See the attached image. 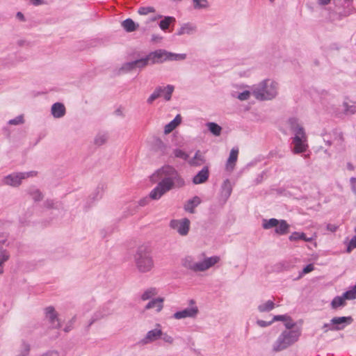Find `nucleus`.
I'll list each match as a JSON object with an SVG mask.
<instances>
[{"label": "nucleus", "mask_w": 356, "mask_h": 356, "mask_svg": "<svg viewBox=\"0 0 356 356\" xmlns=\"http://www.w3.org/2000/svg\"><path fill=\"white\" fill-rule=\"evenodd\" d=\"M161 179L149 194L152 200H159L168 191L174 188H181L186 184L184 178L172 165H165L158 169L152 176L153 182Z\"/></svg>", "instance_id": "1"}, {"label": "nucleus", "mask_w": 356, "mask_h": 356, "mask_svg": "<svg viewBox=\"0 0 356 356\" xmlns=\"http://www.w3.org/2000/svg\"><path fill=\"white\" fill-rule=\"evenodd\" d=\"M220 260L218 256L208 257L204 253H202L197 261L193 255H186L181 259V265L194 273L204 272L214 266Z\"/></svg>", "instance_id": "2"}, {"label": "nucleus", "mask_w": 356, "mask_h": 356, "mask_svg": "<svg viewBox=\"0 0 356 356\" xmlns=\"http://www.w3.org/2000/svg\"><path fill=\"white\" fill-rule=\"evenodd\" d=\"M134 260L137 270L140 273H148L155 266L152 250L147 245H139L134 254Z\"/></svg>", "instance_id": "3"}, {"label": "nucleus", "mask_w": 356, "mask_h": 356, "mask_svg": "<svg viewBox=\"0 0 356 356\" xmlns=\"http://www.w3.org/2000/svg\"><path fill=\"white\" fill-rule=\"evenodd\" d=\"M288 123L290 129L294 134L292 139V143L294 145L293 149V153L300 154L305 152L308 147V145L307 137L303 127L300 125L295 118L290 119Z\"/></svg>", "instance_id": "4"}, {"label": "nucleus", "mask_w": 356, "mask_h": 356, "mask_svg": "<svg viewBox=\"0 0 356 356\" xmlns=\"http://www.w3.org/2000/svg\"><path fill=\"white\" fill-rule=\"evenodd\" d=\"M252 92L257 100H271L277 95L278 84L271 79H265L253 86Z\"/></svg>", "instance_id": "5"}, {"label": "nucleus", "mask_w": 356, "mask_h": 356, "mask_svg": "<svg viewBox=\"0 0 356 356\" xmlns=\"http://www.w3.org/2000/svg\"><path fill=\"white\" fill-rule=\"evenodd\" d=\"M300 334L301 330L300 328L283 331L273 343V350L280 352L287 348L298 341Z\"/></svg>", "instance_id": "6"}, {"label": "nucleus", "mask_w": 356, "mask_h": 356, "mask_svg": "<svg viewBox=\"0 0 356 356\" xmlns=\"http://www.w3.org/2000/svg\"><path fill=\"white\" fill-rule=\"evenodd\" d=\"M38 174V171L36 170L13 172L5 176L2 179V183L4 185L11 187H19L22 184L23 180L31 177H35Z\"/></svg>", "instance_id": "7"}, {"label": "nucleus", "mask_w": 356, "mask_h": 356, "mask_svg": "<svg viewBox=\"0 0 356 356\" xmlns=\"http://www.w3.org/2000/svg\"><path fill=\"white\" fill-rule=\"evenodd\" d=\"M262 227L265 229L275 228V232L279 235H284L289 232V225L284 220H277L270 218L269 220L264 219Z\"/></svg>", "instance_id": "8"}, {"label": "nucleus", "mask_w": 356, "mask_h": 356, "mask_svg": "<svg viewBox=\"0 0 356 356\" xmlns=\"http://www.w3.org/2000/svg\"><path fill=\"white\" fill-rule=\"evenodd\" d=\"M169 226L177 231L179 235L186 236L190 229V220L186 218L181 220H171Z\"/></svg>", "instance_id": "9"}, {"label": "nucleus", "mask_w": 356, "mask_h": 356, "mask_svg": "<svg viewBox=\"0 0 356 356\" xmlns=\"http://www.w3.org/2000/svg\"><path fill=\"white\" fill-rule=\"evenodd\" d=\"M190 302L191 305L190 307L175 312L173 314V318L177 320L186 318H195L199 313L198 307L195 305L194 300H191Z\"/></svg>", "instance_id": "10"}, {"label": "nucleus", "mask_w": 356, "mask_h": 356, "mask_svg": "<svg viewBox=\"0 0 356 356\" xmlns=\"http://www.w3.org/2000/svg\"><path fill=\"white\" fill-rule=\"evenodd\" d=\"M161 325L159 323L156 324L155 327L149 330L145 336L141 339L140 343L142 345H147L152 343L159 339H161Z\"/></svg>", "instance_id": "11"}, {"label": "nucleus", "mask_w": 356, "mask_h": 356, "mask_svg": "<svg viewBox=\"0 0 356 356\" xmlns=\"http://www.w3.org/2000/svg\"><path fill=\"white\" fill-rule=\"evenodd\" d=\"M44 313L46 319L49 321L52 327L59 328L60 327V323L58 317V314L53 307L49 306L45 308Z\"/></svg>", "instance_id": "12"}, {"label": "nucleus", "mask_w": 356, "mask_h": 356, "mask_svg": "<svg viewBox=\"0 0 356 356\" xmlns=\"http://www.w3.org/2000/svg\"><path fill=\"white\" fill-rule=\"evenodd\" d=\"M147 59L150 64L165 62L168 60V51L163 49H159L151 52L147 55Z\"/></svg>", "instance_id": "13"}, {"label": "nucleus", "mask_w": 356, "mask_h": 356, "mask_svg": "<svg viewBox=\"0 0 356 356\" xmlns=\"http://www.w3.org/2000/svg\"><path fill=\"white\" fill-rule=\"evenodd\" d=\"M353 319L350 316L345 317H334L331 319V324L332 325L330 329L331 330H339L345 327L346 325L350 324Z\"/></svg>", "instance_id": "14"}, {"label": "nucleus", "mask_w": 356, "mask_h": 356, "mask_svg": "<svg viewBox=\"0 0 356 356\" xmlns=\"http://www.w3.org/2000/svg\"><path fill=\"white\" fill-rule=\"evenodd\" d=\"M238 148H232L230 151L229 156L227 159V161L226 162L225 165V170L231 172L234 170L236 163L238 159Z\"/></svg>", "instance_id": "15"}, {"label": "nucleus", "mask_w": 356, "mask_h": 356, "mask_svg": "<svg viewBox=\"0 0 356 356\" xmlns=\"http://www.w3.org/2000/svg\"><path fill=\"white\" fill-rule=\"evenodd\" d=\"M66 109L63 104L54 103L51 108V113L55 118H60L65 115Z\"/></svg>", "instance_id": "16"}, {"label": "nucleus", "mask_w": 356, "mask_h": 356, "mask_svg": "<svg viewBox=\"0 0 356 356\" xmlns=\"http://www.w3.org/2000/svg\"><path fill=\"white\" fill-rule=\"evenodd\" d=\"M197 31V26L191 23L183 24L177 31V35H193Z\"/></svg>", "instance_id": "17"}, {"label": "nucleus", "mask_w": 356, "mask_h": 356, "mask_svg": "<svg viewBox=\"0 0 356 356\" xmlns=\"http://www.w3.org/2000/svg\"><path fill=\"white\" fill-rule=\"evenodd\" d=\"M209 172L208 167H204L193 178L194 184L204 183L209 178Z\"/></svg>", "instance_id": "18"}, {"label": "nucleus", "mask_w": 356, "mask_h": 356, "mask_svg": "<svg viewBox=\"0 0 356 356\" xmlns=\"http://www.w3.org/2000/svg\"><path fill=\"white\" fill-rule=\"evenodd\" d=\"M232 191V184L229 179H225L221 186L220 196L224 202L227 201Z\"/></svg>", "instance_id": "19"}, {"label": "nucleus", "mask_w": 356, "mask_h": 356, "mask_svg": "<svg viewBox=\"0 0 356 356\" xmlns=\"http://www.w3.org/2000/svg\"><path fill=\"white\" fill-rule=\"evenodd\" d=\"M163 298H157L152 299L145 307V309L156 308V312H160L163 308Z\"/></svg>", "instance_id": "20"}, {"label": "nucleus", "mask_w": 356, "mask_h": 356, "mask_svg": "<svg viewBox=\"0 0 356 356\" xmlns=\"http://www.w3.org/2000/svg\"><path fill=\"white\" fill-rule=\"evenodd\" d=\"M181 122V117L180 115H177L176 117L167 124L164 127V134H169L171 133L175 129H176Z\"/></svg>", "instance_id": "21"}, {"label": "nucleus", "mask_w": 356, "mask_h": 356, "mask_svg": "<svg viewBox=\"0 0 356 356\" xmlns=\"http://www.w3.org/2000/svg\"><path fill=\"white\" fill-rule=\"evenodd\" d=\"M201 203V200L199 197L195 196L192 199L187 201L184 205V209L189 213H194L195 208Z\"/></svg>", "instance_id": "22"}, {"label": "nucleus", "mask_w": 356, "mask_h": 356, "mask_svg": "<svg viewBox=\"0 0 356 356\" xmlns=\"http://www.w3.org/2000/svg\"><path fill=\"white\" fill-rule=\"evenodd\" d=\"M157 88L161 90V97H163L165 101H170L171 99L172 94L175 90V87L172 85H167L166 86H159Z\"/></svg>", "instance_id": "23"}, {"label": "nucleus", "mask_w": 356, "mask_h": 356, "mask_svg": "<svg viewBox=\"0 0 356 356\" xmlns=\"http://www.w3.org/2000/svg\"><path fill=\"white\" fill-rule=\"evenodd\" d=\"M10 253L6 249L0 248V275L4 272V264L10 259Z\"/></svg>", "instance_id": "24"}, {"label": "nucleus", "mask_w": 356, "mask_h": 356, "mask_svg": "<svg viewBox=\"0 0 356 356\" xmlns=\"http://www.w3.org/2000/svg\"><path fill=\"white\" fill-rule=\"evenodd\" d=\"M134 72V66L131 61L126 62L117 69L118 75H123Z\"/></svg>", "instance_id": "25"}, {"label": "nucleus", "mask_w": 356, "mask_h": 356, "mask_svg": "<svg viewBox=\"0 0 356 356\" xmlns=\"http://www.w3.org/2000/svg\"><path fill=\"white\" fill-rule=\"evenodd\" d=\"M131 62L134 66V71L137 70H141L150 64L149 60L147 59V56H146L144 58L136 59L135 60H131Z\"/></svg>", "instance_id": "26"}, {"label": "nucleus", "mask_w": 356, "mask_h": 356, "mask_svg": "<svg viewBox=\"0 0 356 356\" xmlns=\"http://www.w3.org/2000/svg\"><path fill=\"white\" fill-rule=\"evenodd\" d=\"M159 293L158 289L156 287H149L144 291L140 296V299L143 301L153 299Z\"/></svg>", "instance_id": "27"}, {"label": "nucleus", "mask_w": 356, "mask_h": 356, "mask_svg": "<svg viewBox=\"0 0 356 356\" xmlns=\"http://www.w3.org/2000/svg\"><path fill=\"white\" fill-rule=\"evenodd\" d=\"M122 26L127 32H132L136 31L139 25L135 23L131 19L128 18L122 22Z\"/></svg>", "instance_id": "28"}, {"label": "nucleus", "mask_w": 356, "mask_h": 356, "mask_svg": "<svg viewBox=\"0 0 356 356\" xmlns=\"http://www.w3.org/2000/svg\"><path fill=\"white\" fill-rule=\"evenodd\" d=\"M204 157L200 151H197L195 156L188 161V163L193 166H200L204 163Z\"/></svg>", "instance_id": "29"}, {"label": "nucleus", "mask_w": 356, "mask_h": 356, "mask_svg": "<svg viewBox=\"0 0 356 356\" xmlns=\"http://www.w3.org/2000/svg\"><path fill=\"white\" fill-rule=\"evenodd\" d=\"M28 193L35 202H40L43 200L44 195L38 188H30Z\"/></svg>", "instance_id": "30"}, {"label": "nucleus", "mask_w": 356, "mask_h": 356, "mask_svg": "<svg viewBox=\"0 0 356 356\" xmlns=\"http://www.w3.org/2000/svg\"><path fill=\"white\" fill-rule=\"evenodd\" d=\"M207 127L215 136H219L222 132V127L216 122H207Z\"/></svg>", "instance_id": "31"}, {"label": "nucleus", "mask_w": 356, "mask_h": 356, "mask_svg": "<svg viewBox=\"0 0 356 356\" xmlns=\"http://www.w3.org/2000/svg\"><path fill=\"white\" fill-rule=\"evenodd\" d=\"M275 307V303L272 300H268L258 306V310L260 312H267L273 310Z\"/></svg>", "instance_id": "32"}, {"label": "nucleus", "mask_w": 356, "mask_h": 356, "mask_svg": "<svg viewBox=\"0 0 356 356\" xmlns=\"http://www.w3.org/2000/svg\"><path fill=\"white\" fill-rule=\"evenodd\" d=\"M175 22V17L170 16L165 17L164 19L159 22V27L161 30L165 31L168 29L170 24Z\"/></svg>", "instance_id": "33"}, {"label": "nucleus", "mask_w": 356, "mask_h": 356, "mask_svg": "<svg viewBox=\"0 0 356 356\" xmlns=\"http://www.w3.org/2000/svg\"><path fill=\"white\" fill-rule=\"evenodd\" d=\"M24 122H25L24 115L21 114V115H19L18 116L15 117L13 119L9 120L8 121L7 124L9 126H19V125L24 124Z\"/></svg>", "instance_id": "34"}, {"label": "nucleus", "mask_w": 356, "mask_h": 356, "mask_svg": "<svg viewBox=\"0 0 356 356\" xmlns=\"http://www.w3.org/2000/svg\"><path fill=\"white\" fill-rule=\"evenodd\" d=\"M31 350V345L29 343L25 341H22L19 347V356H28Z\"/></svg>", "instance_id": "35"}, {"label": "nucleus", "mask_w": 356, "mask_h": 356, "mask_svg": "<svg viewBox=\"0 0 356 356\" xmlns=\"http://www.w3.org/2000/svg\"><path fill=\"white\" fill-rule=\"evenodd\" d=\"M346 303V299L343 296H337L335 297L331 302V306L333 309H337L339 307H342L345 305Z\"/></svg>", "instance_id": "36"}, {"label": "nucleus", "mask_w": 356, "mask_h": 356, "mask_svg": "<svg viewBox=\"0 0 356 356\" xmlns=\"http://www.w3.org/2000/svg\"><path fill=\"white\" fill-rule=\"evenodd\" d=\"M299 239H302L305 241H312V238H307L305 236V234L303 232H295L292 233L291 234V236H289L290 241H298Z\"/></svg>", "instance_id": "37"}, {"label": "nucleus", "mask_w": 356, "mask_h": 356, "mask_svg": "<svg viewBox=\"0 0 356 356\" xmlns=\"http://www.w3.org/2000/svg\"><path fill=\"white\" fill-rule=\"evenodd\" d=\"M186 58V54H175L168 51V60H184Z\"/></svg>", "instance_id": "38"}, {"label": "nucleus", "mask_w": 356, "mask_h": 356, "mask_svg": "<svg viewBox=\"0 0 356 356\" xmlns=\"http://www.w3.org/2000/svg\"><path fill=\"white\" fill-rule=\"evenodd\" d=\"M193 2V6L195 9H204L207 8L209 6V3L207 0H192Z\"/></svg>", "instance_id": "39"}, {"label": "nucleus", "mask_w": 356, "mask_h": 356, "mask_svg": "<svg viewBox=\"0 0 356 356\" xmlns=\"http://www.w3.org/2000/svg\"><path fill=\"white\" fill-rule=\"evenodd\" d=\"M108 140V136L106 134H99L95 138V143L97 145H102L106 143Z\"/></svg>", "instance_id": "40"}, {"label": "nucleus", "mask_w": 356, "mask_h": 356, "mask_svg": "<svg viewBox=\"0 0 356 356\" xmlns=\"http://www.w3.org/2000/svg\"><path fill=\"white\" fill-rule=\"evenodd\" d=\"M161 90L159 88H157V87L155 88L154 92L149 95V97L147 99V102L149 104H152V102L156 100L157 98L161 97L160 94Z\"/></svg>", "instance_id": "41"}, {"label": "nucleus", "mask_w": 356, "mask_h": 356, "mask_svg": "<svg viewBox=\"0 0 356 356\" xmlns=\"http://www.w3.org/2000/svg\"><path fill=\"white\" fill-rule=\"evenodd\" d=\"M343 296L346 300H354L356 298V285L350 290L346 291Z\"/></svg>", "instance_id": "42"}, {"label": "nucleus", "mask_w": 356, "mask_h": 356, "mask_svg": "<svg viewBox=\"0 0 356 356\" xmlns=\"http://www.w3.org/2000/svg\"><path fill=\"white\" fill-rule=\"evenodd\" d=\"M173 154L175 157L182 159L184 161H186L188 159V155L180 149H174Z\"/></svg>", "instance_id": "43"}, {"label": "nucleus", "mask_w": 356, "mask_h": 356, "mask_svg": "<svg viewBox=\"0 0 356 356\" xmlns=\"http://www.w3.org/2000/svg\"><path fill=\"white\" fill-rule=\"evenodd\" d=\"M155 9L154 7L148 6V7H140L138 10V13L141 15H146L149 13H154Z\"/></svg>", "instance_id": "44"}, {"label": "nucleus", "mask_w": 356, "mask_h": 356, "mask_svg": "<svg viewBox=\"0 0 356 356\" xmlns=\"http://www.w3.org/2000/svg\"><path fill=\"white\" fill-rule=\"evenodd\" d=\"M284 323L286 328V330H292L293 329L298 328L296 326V323L289 316H288V319L286 320Z\"/></svg>", "instance_id": "45"}, {"label": "nucleus", "mask_w": 356, "mask_h": 356, "mask_svg": "<svg viewBox=\"0 0 356 356\" xmlns=\"http://www.w3.org/2000/svg\"><path fill=\"white\" fill-rule=\"evenodd\" d=\"M251 94H252V91L245 90L238 93V95L236 96V98L241 101L248 100L250 98Z\"/></svg>", "instance_id": "46"}, {"label": "nucleus", "mask_w": 356, "mask_h": 356, "mask_svg": "<svg viewBox=\"0 0 356 356\" xmlns=\"http://www.w3.org/2000/svg\"><path fill=\"white\" fill-rule=\"evenodd\" d=\"M161 339H162L164 342H165V343H167L168 344H172L173 342H174L173 337H171L170 335H169L167 333L163 332L162 330H161Z\"/></svg>", "instance_id": "47"}, {"label": "nucleus", "mask_w": 356, "mask_h": 356, "mask_svg": "<svg viewBox=\"0 0 356 356\" xmlns=\"http://www.w3.org/2000/svg\"><path fill=\"white\" fill-rule=\"evenodd\" d=\"M356 248V235L350 241L348 247L347 252L350 253L354 248Z\"/></svg>", "instance_id": "48"}, {"label": "nucleus", "mask_w": 356, "mask_h": 356, "mask_svg": "<svg viewBox=\"0 0 356 356\" xmlns=\"http://www.w3.org/2000/svg\"><path fill=\"white\" fill-rule=\"evenodd\" d=\"M155 146L158 149L161 150V152H164L166 149L165 144L161 139L159 138L155 140Z\"/></svg>", "instance_id": "49"}, {"label": "nucleus", "mask_w": 356, "mask_h": 356, "mask_svg": "<svg viewBox=\"0 0 356 356\" xmlns=\"http://www.w3.org/2000/svg\"><path fill=\"white\" fill-rule=\"evenodd\" d=\"M345 113L347 114H353L355 112V107L352 105H348L347 103H343Z\"/></svg>", "instance_id": "50"}, {"label": "nucleus", "mask_w": 356, "mask_h": 356, "mask_svg": "<svg viewBox=\"0 0 356 356\" xmlns=\"http://www.w3.org/2000/svg\"><path fill=\"white\" fill-rule=\"evenodd\" d=\"M288 316H289L288 315H276V316H274L272 321H273V323L274 321H278L284 322L286 320L288 319Z\"/></svg>", "instance_id": "51"}, {"label": "nucleus", "mask_w": 356, "mask_h": 356, "mask_svg": "<svg viewBox=\"0 0 356 356\" xmlns=\"http://www.w3.org/2000/svg\"><path fill=\"white\" fill-rule=\"evenodd\" d=\"M314 265L310 264H308L303 269H302V274H307V273H309L310 272H312V270H314Z\"/></svg>", "instance_id": "52"}, {"label": "nucleus", "mask_w": 356, "mask_h": 356, "mask_svg": "<svg viewBox=\"0 0 356 356\" xmlns=\"http://www.w3.org/2000/svg\"><path fill=\"white\" fill-rule=\"evenodd\" d=\"M257 323L259 326L261 327H267L268 325H270L272 323H273V321H263V320H258L257 321Z\"/></svg>", "instance_id": "53"}, {"label": "nucleus", "mask_w": 356, "mask_h": 356, "mask_svg": "<svg viewBox=\"0 0 356 356\" xmlns=\"http://www.w3.org/2000/svg\"><path fill=\"white\" fill-rule=\"evenodd\" d=\"M54 202L52 200H47L44 202V207L48 209L53 208Z\"/></svg>", "instance_id": "54"}, {"label": "nucleus", "mask_w": 356, "mask_h": 356, "mask_svg": "<svg viewBox=\"0 0 356 356\" xmlns=\"http://www.w3.org/2000/svg\"><path fill=\"white\" fill-rule=\"evenodd\" d=\"M148 198L144 197L138 201V205L140 207H144L148 204Z\"/></svg>", "instance_id": "55"}, {"label": "nucleus", "mask_w": 356, "mask_h": 356, "mask_svg": "<svg viewBox=\"0 0 356 356\" xmlns=\"http://www.w3.org/2000/svg\"><path fill=\"white\" fill-rule=\"evenodd\" d=\"M29 2L34 6H40L44 4L43 0H29Z\"/></svg>", "instance_id": "56"}, {"label": "nucleus", "mask_w": 356, "mask_h": 356, "mask_svg": "<svg viewBox=\"0 0 356 356\" xmlns=\"http://www.w3.org/2000/svg\"><path fill=\"white\" fill-rule=\"evenodd\" d=\"M41 356H59V354L57 351H49L42 355Z\"/></svg>", "instance_id": "57"}, {"label": "nucleus", "mask_w": 356, "mask_h": 356, "mask_svg": "<svg viewBox=\"0 0 356 356\" xmlns=\"http://www.w3.org/2000/svg\"><path fill=\"white\" fill-rule=\"evenodd\" d=\"M337 227L334 225L329 224L327 225V229L332 232H335L337 230Z\"/></svg>", "instance_id": "58"}, {"label": "nucleus", "mask_w": 356, "mask_h": 356, "mask_svg": "<svg viewBox=\"0 0 356 356\" xmlns=\"http://www.w3.org/2000/svg\"><path fill=\"white\" fill-rule=\"evenodd\" d=\"M332 325L330 323H325L323 326V329L324 330L325 332H327L328 330H331L330 328L332 327Z\"/></svg>", "instance_id": "59"}, {"label": "nucleus", "mask_w": 356, "mask_h": 356, "mask_svg": "<svg viewBox=\"0 0 356 356\" xmlns=\"http://www.w3.org/2000/svg\"><path fill=\"white\" fill-rule=\"evenodd\" d=\"M6 241H7L6 237L4 236H1L0 235V245H4Z\"/></svg>", "instance_id": "60"}, {"label": "nucleus", "mask_w": 356, "mask_h": 356, "mask_svg": "<svg viewBox=\"0 0 356 356\" xmlns=\"http://www.w3.org/2000/svg\"><path fill=\"white\" fill-rule=\"evenodd\" d=\"M318 3L322 5H327L330 3V0H318Z\"/></svg>", "instance_id": "61"}, {"label": "nucleus", "mask_w": 356, "mask_h": 356, "mask_svg": "<svg viewBox=\"0 0 356 356\" xmlns=\"http://www.w3.org/2000/svg\"><path fill=\"white\" fill-rule=\"evenodd\" d=\"M17 17L19 19H21V20H24V15H23L22 13H20V12H18V13H17Z\"/></svg>", "instance_id": "62"}, {"label": "nucleus", "mask_w": 356, "mask_h": 356, "mask_svg": "<svg viewBox=\"0 0 356 356\" xmlns=\"http://www.w3.org/2000/svg\"><path fill=\"white\" fill-rule=\"evenodd\" d=\"M161 17H162V15H158L154 16V17H152V18L151 19V21H156V20H157L158 19H161Z\"/></svg>", "instance_id": "63"}, {"label": "nucleus", "mask_w": 356, "mask_h": 356, "mask_svg": "<svg viewBox=\"0 0 356 356\" xmlns=\"http://www.w3.org/2000/svg\"><path fill=\"white\" fill-rule=\"evenodd\" d=\"M350 181V182H351L353 186V185H356V178L351 177Z\"/></svg>", "instance_id": "64"}]
</instances>
